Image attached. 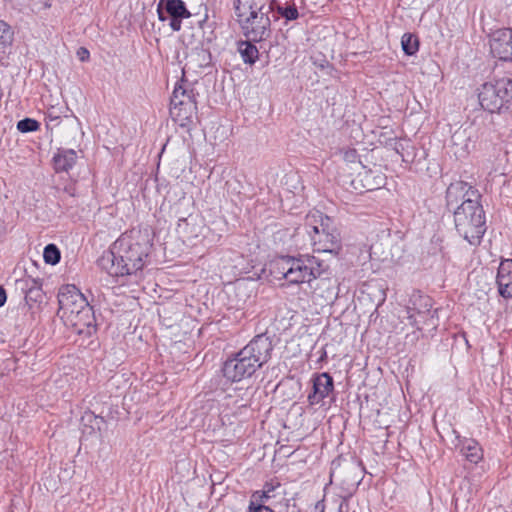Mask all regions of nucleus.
<instances>
[{
	"label": "nucleus",
	"instance_id": "f257e3e1",
	"mask_svg": "<svg viewBox=\"0 0 512 512\" xmlns=\"http://www.w3.org/2000/svg\"><path fill=\"white\" fill-rule=\"evenodd\" d=\"M148 250V241L139 231L125 233L102 255L99 265L111 276L131 275L143 268Z\"/></svg>",
	"mask_w": 512,
	"mask_h": 512
},
{
	"label": "nucleus",
	"instance_id": "f03ea898",
	"mask_svg": "<svg viewBox=\"0 0 512 512\" xmlns=\"http://www.w3.org/2000/svg\"><path fill=\"white\" fill-rule=\"evenodd\" d=\"M273 345L265 335L254 337L233 358L225 361L223 375L231 382H240L250 378L271 358Z\"/></svg>",
	"mask_w": 512,
	"mask_h": 512
},
{
	"label": "nucleus",
	"instance_id": "7ed1b4c3",
	"mask_svg": "<svg viewBox=\"0 0 512 512\" xmlns=\"http://www.w3.org/2000/svg\"><path fill=\"white\" fill-rule=\"evenodd\" d=\"M58 316L76 333L91 335L95 331V316L85 296L75 285L62 286L58 293Z\"/></svg>",
	"mask_w": 512,
	"mask_h": 512
},
{
	"label": "nucleus",
	"instance_id": "20e7f679",
	"mask_svg": "<svg viewBox=\"0 0 512 512\" xmlns=\"http://www.w3.org/2000/svg\"><path fill=\"white\" fill-rule=\"evenodd\" d=\"M302 229L310 237L314 252L337 254L341 249L339 235L332 227V220L320 211L309 212Z\"/></svg>",
	"mask_w": 512,
	"mask_h": 512
},
{
	"label": "nucleus",
	"instance_id": "39448f33",
	"mask_svg": "<svg viewBox=\"0 0 512 512\" xmlns=\"http://www.w3.org/2000/svg\"><path fill=\"white\" fill-rule=\"evenodd\" d=\"M458 233L471 245L479 244L485 231V213L478 199L463 201L454 211Z\"/></svg>",
	"mask_w": 512,
	"mask_h": 512
},
{
	"label": "nucleus",
	"instance_id": "423d86ee",
	"mask_svg": "<svg viewBox=\"0 0 512 512\" xmlns=\"http://www.w3.org/2000/svg\"><path fill=\"white\" fill-rule=\"evenodd\" d=\"M320 265L313 256H282L274 263V271L291 284L310 283L320 275Z\"/></svg>",
	"mask_w": 512,
	"mask_h": 512
},
{
	"label": "nucleus",
	"instance_id": "0eeeda50",
	"mask_svg": "<svg viewBox=\"0 0 512 512\" xmlns=\"http://www.w3.org/2000/svg\"><path fill=\"white\" fill-rule=\"evenodd\" d=\"M238 21L244 33L253 41L265 40L270 34V19L251 0H237L235 4Z\"/></svg>",
	"mask_w": 512,
	"mask_h": 512
},
{
	"label": "nucleus",
	"instance_id": "6e6552de",
	"mask_svg": "<svg viewBox=\"0 0 512 512\" xmlns=\"http://www.w3.org/2000/svg\"><path fill=\"white\" fill-rule=\"evenodd\" d=\"M478 98L481 107L491 113L512 111V80L502 78L482 84Z\"/></svg>",
	"mask_w": 512,
	"mask_h": 512
},
{
	"label": "nucleus",
	"instance_id": "1a4fd4ad",
	"mask_svg": "<svg viewBox=\"0 0 512 512\" xmlns=\"http://www.w3.org/2000/svg\"><path fill=\"white\" fill-rule=\"evenodd\" d=\"M407 307V319L409 325L415 327L418 331H434L437 328L438 321L435 316L436 311L431 310L430 299L427 296L414 294Z\"/></svg>",
	"mask_w": 512,
	"mask_h": 512
},
{
	"label": "nucleus",
	"instance_id": "9d476101",
	"mask_svg": "<svg viewBox=\"0 0 512 512\" xmlns=\"http://www.w3.org/2000/svg\"><path fill=\"white\" fill-rule=\"evenodd\" d=\"M490 50L493 57L500 61H512V29L504 28L492 33Z\"/></svg>",
	"mask_w": 512,
	"mask_h": 512
},
{
	"label": "nucleus",
	"instance_id": "9b49d317",
	"mask_svg": "<svg viewBox=\"0 0 512 512\" xmlns=\"http://www.w3.org/2000/svg\"><path fill=\"white\" fill-rule=\"evenodd\" d=\"M479 197L478 191L464 181L453 182L446 190V202L449 208H454L459 202L479 199Z\"/></svg>",
	"mask_w": 512,
	"mask_h": 512
},
{
	"label": "nucleus",
	"instance_id": "f8f14e48",
	"mask_svg": "<svg viewBox=\"0 0 512 512\" xmlns=\"http://www.w3.org/2000/svg\"><path fill=\"white\" fill-rule=\"evenodd\" d=\"M333 378L326 372L314 377L312 392L308 395V403L311 406L321 403L333 391Z\"/></svg>",
	"mask_w": 512,
	"mask_h": 512
},
{
	"label": "nucleus",
	"instance_id": "ddd939ff",
	"mask_svg": "<svg viewBox=\"0 0 512 512\" xmlns=\"http://www.w3.org/2000/svg\"><path fill=\"white\" fill-rule=\"evenodd\" d=\"M17 286L25 294V305L23 309L33 310L35 304L42 302L43 291L41 283L33 278L27 277L17 281Z\"/></svg>",
	"mask_w": 512,
	"mask_h": 512
},
{
	"label": "nucleus",
	"instance_id": "4468645a",
	"mask_svg": "<svg viewBox=\"0 0 512 512\" xmlns=\"http://www.w3.org/2000/svg\"><path fill=\"white\" fill-rule=\"evenodd\" d=\"M496 281L499 294L504 298H512V259L501 261Z\"/></svg>",
	"mask_w": 512,
	"mask_h": 512
},
{
	"label": "nucleus",
	"instance_id": "2eb2a0df",
	"mask_svg": "<svg viewBox=\"0 0 512 512\" xmlns=\"http://www.w3.org/2000/svg\"><path fill=\"white\" fill-rule=\"evenodd\" d=\"M196 102H186L183 105H170L172 119L181 127H189L196 113Z\"/></svg>",
	"mask_w": 512,
	"mask_h": 512
},
{
	"label": "nucleus",
	"instance_id": "dca6fc26",
	"mask_svg": "<svg viewBox=\"0 0 512 512\" xmlns=\"http://www.w3.org/2000/svg\"><path fill=\"white\" fill-rule=\"evenodd\" d=\"M162 9L169 14L171 18L190 17L191 14L187 10L182 0H160L158 4V13L161 20H165L162 15Z\"/></svg>",
	"mask_w": 512,
	"mask_h": 512
},
{
	"label": "nucleus",
	"instance_id": "f3484780",
	"mask_svg": "<svg viewBox=\"0 0 512 512\" xmlns=\"http://www.w3.org/2000/svg\"><path fill=\"white\" fill-rule=\"evenodd\" d=\"M77 153L73 149H58L53 157L56 172H67L76 163Z\"/></svg>",
	"mask_w": 512,
	"mask_h": 512
},
{
	"label": "nucleus",
	"instance_id": "a211bd4d",
	"mask_svg": "<svg viewBox=\"0 0 512 512\" xmlns=\"http://www.w3.org/2000/svg\"><path fill=\"white\" fill-rule=\"evenodd\" d=\"M462 455L471 463H478L483 458V451L479 443L473 439H466L461 445Z\"/></svg>",
	"mask_w": 512,
	"mask_h": 512
},
{
	"label": "nucleus",
	"instance_id": "6ab92c4d",
	"mask_svg": "<svg viewBox=\"0 0 512 512\" xmlns=\"http://www.w3.org/2000/svg\"><path fill=\"white\" fill-rule=\"evenodd\" d=\"M186 102H196L192 89L182 84H177L173 90L170 105H183Z\"/></svg>",
	"mask_w": 512,
	"mask_h": 512
},
{
	"label": "nucleus",
	"instance_id": "aec40b11",
	"mask_svg": "<svg viewBox=\"0 0 512 512\" xmlns=\"http://www.w3.org/2000/svg\"><path fill=\"white\" fill-rule=\"evenodd\" d=\"M14 32L4 21L0 20V54L6 53L13 43Z\"/></svg>",
	"mask_w": 512,
	"mask_h": 512
},
{
	"label": "nucleus",
	"instance_id": "412c9836",
	"mask_svg": "<svg viewBox=\"0 0 512 512\" xmlns=\"http://www.w3.org/2000/svg\"><path fill=\"white\" fill-rule=\"evenodd\" d=\"M238 51L246 64H254L258 59V49L250 42H241L239 44Z\"/></svg>",
	"mask_w": 512,
	"mask_h": 512
},
{
	"label": "nucleus",
	"instance_id": "4be33fe9",
	"mask_svg": "<svg viewBox=\"0 0 512 512\" xmlns=\"http://www.w3.org/2000/svg\"><path fill=\"white\" fill-rule=\"evenodd\" d=\"M359 181L365 182L363 183V188L366 191H372L377 189L382 183L381 176H373L372 172H364L363 174L358 175Z\"/></svg>",
	"mask_w": 512,
	"mask_h": 512
},
{
	"label": "nucleus",
	"instance_id": "5701e85b",
	"mask_svg": "<svg viewBox=\"0 0 512 512\" xmlns=\"http://www.w3.org/2000/svg\"><path fill=\"white\" fill-rule=\"evenodd\" d=\"M192 66H182L180 83L184 86L190 87L191 85L198 82L199 75L191 70Z\"/></svg>",
	"mask_w": 512,
	"mask_h": 512
},
{
	"label": "nucleus",
	"instance_id": "b1692460",
	"mask_svg": "<svg viewBox=\"0 0 512 512\" xmlns=\"http://www.w3.org/2000/svg\"><path fill=\"white\" fill-rule=\"evenodd\" d=\"M401 44L404 52L408 55H413L418 50V39L412 34H404Z\"/></svg>",
	"mask_w": 512,
	"mask_h": 512
},
{
	"label": "nucleus",
	"instance_id": "393cba45",
	"mask_svg": "<svg viewBox=\"0 0 512 512\" xmlns=\"http://www.w3.org/2000/svg\"><path fill=\"white\" fill-rule=\"evenodd\" d=\"M43 257L46 263L55 265L60 261V251L54 244H48L44 248Z\"/></svg>",
	"mask_w": 512,
	"mask_h": 512
},
{
	"label": "nucleus",
	"instance_id": "a878e982",
	"mask_svg": "<svg viewBox=\"0 0 512 512\" xmlns=\"http://www.w3.org/2000/svg\"><path fill=\"white\" fill-rule=\"evenodd\" d=\"M268 491L258 490L252 493L249 507H267L265 503L269 500Z\"/></svg>",
	"mask_w": 512,
	"mask_h": 512
},
{
	"label": "nucleus",
	"instance_id": "bb28decb",
	"mask_svg": "<svg viewBox=\"0 0 512 512\" xmlns=\"http://www.w3.org/2000/svg\"><path fill=\"white\" fill-rule=\"evenodd\" d=\"M38 128V121L31 118H25L17 123V129L22 133L34 132L38 130Z\"/></svg>",
	"mask_w": 512,
	"mask_h": 512
},
{
	"label": "nucleus",
	"instance_id": "cd10ccee",
	"mask_svg": "<svg viewBox=\"0 0 512 512\" xmlns=\"http://www.w3.org/2000/svg\"><path fill=\"white\" fill-rule=\"evenodd\" d=\"M279 12L287 20H295L299 16L298 11H297L296 7H294V6L280 8Z\"/></svg>",
	"mask_w": 512,
	"mask_h": 512
},
{
	"label": "nucleus",
	"instance_id": "c85d7f7f",
	"mask_svg": "<svg viewBox=\"0 0 512 512\" xmlns=\"http://www.w3.org/2000/svg\"><path fill=\"white\" fill-rule=\"evenodd\" d=\"M421 336H424L423 331H418L416 329L412 333L406 334V340H407V342H410L411 344H415Z\"/></svg>",
	"mask_w": 512,
	"mask_h": 512
},
{
	"label": "nucleus",
	"instance_id": "c756f323",
	"mask_svg": "<svg viewBox=\"0 0 512 512\" xmlns=\"http://www.w3.org/2000/svg\"><path fill=\"white\" fill-rule=\"evenodd\" d=\"M89 51L84 48V47H80L78 50H77V57H78V60L80 62H86L89 60Z\"/></svg>",
	"mask_w": 512,
	"mask_h": 512
},
{
	"label": "nucleus",
	"instance_id": "7c9ffc66",
	"mask_svg": "<svg viewBox=\"0 0 512 512\" xmlns=\"http://www.w3.org/2000/svg\"><path fill=\"white\" fill-rule=\"evenodd\" d=\"M184 17H177V18H171V21H170V27L174 30V31H179L181 29V20L183 19Z\"/></svg>",
	"mask_w": 512,
	"mask_h": 512
},
{
	"label": "nucleus",
	"instance_id": "2f4dec72",
	"mask_svg": "<svg viewBox=\"0 0 512 512\" xmlns=\"http://www.w3.org/2000/svg\"><path fill=\"white\" fill-rule=\"evenodd\" d=\"M248 512H274L270 507H248Z\"/></svg>",
	"mask_w": 512,
	"mask_h": 512
},
{
	"label": "nucleus",
	"instance_id": "473e14b6",
	"mask_svg": "<svg viewBox=\"0 0 512 512\" xmlns=\"http://www.w3.org/2000/svg\"><path fill=\"white\" fill-rule=\"evenodd\" d=\"M6 302V291L4 288L0 286V307H2Z\"/></svg>",
	"mask_w": 512,
	"mask_h": 512
},
{
	"label": "nucleus",
	"instance_id": "72a5a7b5",
	"mask_svg": "<svg viewBox=\"0 0 512 512\" xmlns=\"http://www.w3.org/2000/svg\"><path fill=\"white\" fill-rule=\"evenodd\" d=\"M274 490V487L271 484H265L263 491H268V494Z\"/></svg>",
	"mask_w": 512,
	"mask_h": 512
},
{
	"label": "nucleus",
	"instance_id": "f704fd0d",
	"mask_svg": "<svg viewBox=\"0 0 512 512\" xmlns=\"http://www.w3.org/2000/svg\"><path fill=\"white\" fill-rule=\"evenodd\" d=\"M351 156H354V151L346 153V158H351Z\"/></svg>",
	"mask_w": 512,
	"mask_h": 512
},
{
	"label": "nucleus",
	"instance_id": "c9c22d12",
	"mask_svg": "<svg viewBox=\"0 0 512 512\" xmlns=\"http://www.w3.org/2000/svg\"><path fill=\"white\" fill-rule=\"evenodd\" d=\"M339 512H344V511H343V504H340V506H339Z\"/></svg>",
	"mask_w": 512,
	"mask_h": 512
}]
</instances>
